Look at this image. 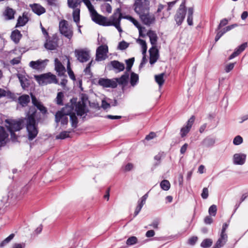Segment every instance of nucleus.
Wrapping results in <instances>:
<instances>
[{"instance_id": "f257e3e1", "label": "nucleus", "mask_w": 248, "mask_h": 248, "mask_svg": "<svg viewBox=\"0 0 248 248\" xmlns=\"http://www.w3.org/2000/svg\"><path fill=\"white\" fill-rule=\"evenodd\" d=\"M25 120L24 118H20L18 120H5V123L7 124L5 126L10 132L11 140L13 142L17 141L19 136L16 135L15 132L19 131L24 127Z\"/></svg>"}, {"instance_id": "f03ea898", "label": "nucleus", "mask_w": 248, "mask_h": 248, "mask_svg": "<svg viewBox=\"0 0 248 248\" xmlns=\"http://www.w3.org/2000/svg\"><path fill=\"white\" fill-rule=\"evenodd\" d=\"M123 15L121 13V8H117L113 15L108 19L107 17L104 16L105 19H101L99 23V25L103 26H114L119 31L121 32L122 30L120 27V23L121 19L124 18Z\"/></svg>"}, {"instance_id": "7ed1b4c3", "label": "nucleus", "mask_w": 248, "mask_h": 248, "mask_svg": "<svg viewBox=\"0 0 248 248\" xmlns=\"http://www.w3.org/2000/svg\"><path fill=\"white\" fill-rule=\"evenodd\" d=\"M30 112L31 113L28 115L26 128L28 133V139L32 140L37 136L38 130L35 120L36 110L35 108H30Z\"/></svg>"}, {"instance_id": "20e7f679", "label": "nucleus", "mask_w": 248, "mask_h": 248, "mask_svg": "<svg viewBox=\"0 0 248 248\" xmlns=\"http://www.w3.org/2000/svg\"><path fill=\"white\" fill-rule=\"evenodd\" d=\"M74 109L73 105H66L62 108L61 110L57 111L55 114V121L56 123L61 122L62 125H66L68 122L67 116L70 114V112Z\"/></svg>"}, {"instance_id": "39448f33", "label": "nucleus", "mask_w": 248, "mask_h": 248, "mask_svg": "<svg viewBox=\"0 0 248 248\" xmlns=\"http://www.w3.org/2000/svg\"><path fill=\"white\" fill-rule=\"evenodd\" d=\"M34 78L38 83L41 85H45L48 84L58 83V79L56 76L48 72L40 75L34 76Z\"/></svg>"}, {"instance_id": "423d86ee", "label": "nucleus", "mask_w": 248, "mask_h": 248, "mask_svg": "<svg viewBox=\"0 0 248 248\" xmlns=\"http://www.w3.org/2000/svg\"><path fill=\"white\" fill-rule=\"evenodd\" d=\"M134 10L139 16L150 11V1L148 0H135Z\"/></svg>"}, {"instance_id": "0eeeda50", "label": "nucleus", "mask_w": 248, "mask_h": 248, "mask_svg": "<svg viewBox=\"0 0 248 248\" xmlns=\"http://www.w3.org/2000/svg\"><path fill=\"white\" fill-rule=\"evenodd\" d=\"M59 31L62 34L69 39H71L73 35L72 30L65 20H62L59 22Z\"/></svg>"}, {"instance_id": "6e6552de", "label": "nucleus", "mask_w": 248, "mask_h": 248, "mask_svg": "<svg viewBox=\"0 0 248 248\" xmlns=\"http://www.w3.org/2000/svg\"><path fill=\"white\" fill-rule=\"evenodd\" d=\"M186 14V9L185 7V2L184 1L180 5L179 9L174 16L175 20L178 26L181 25L182 23L185 18Z\"/></svg>"}, {"instance_id": "1a4fd4ad", "label": "nucleus", "mask_w": 248, "mask_h": 248, "mask_svg": "<svg viewBox=\"0 0 248 248\" xmlns=\"http://www.w3.org/2000/svg\"><path fill=\"white\" fill-rule=\"evenodd\" d=\"M46 42L44 44L45 47L50 50H53L56 49L58 46L59 38L56 35H53L51 37L46 38Z\"/></svg>"}, {"instance_id": "9d476101", "label": "nucleus", "mask_w": 248, "mask_h": 248, "mask_svg": "<svg viewBox=\"0 0 248 248\" xmlns=\"http://www.w3.org/2000/svg\"><path fill=\"white\" fill-rule=\"evenodd\" d=\"M143 24L147 26H150L154 24L155 21V17L154 14L150 13L149 11L142 14L139 16Z\"/></svg>"}, {"instance_id": "9b49d317", "label": "nucleus", "mask_w": 248, "mask_h": 248, "mask_svg": "<svg viewBox=\"0 0 248 248\" xmlns=\"http://www.w3.org/2000/svg\"><path fill=\"white\" fill-rule=\"evenodd\" d=\"M75 54L78 60L81 62H86L90 59L89 51L84 49H76Z\"/></svg>"}, {"instance_id": "f8f14e48", "label": "nucleus", "mask_w": 248, "mask_h": 248, "mask_svg": "<svg viewBox=\"0 0 248 248\" xmlns=\"http://www.w3.org/2000/svg\"><path fill=\"white\" fill-rule=\"evenodd\" d=\"M108 51V46L107 45H101L99 46L96 49V60L101 61L105 60Z\"/></svg>"}, {"instance_id": "ddd939ff", "label": "nucleus", "mask_w": 248, "mask_h": 248, "mask_svg": "<svg viewBox=\"0 0 248 248\" xmlns=\"http://www.w3.org/2000/svg\"><path fill=\"white\" fill-rule=\"evenodd\" d=\"M195 120V117L193 115L186 122V125L181 129L180 135L182 138L185 137L189 133L194 123Z\"/></svg>"}, {"instance_id": "4468645a", "label": "nucleus", "mask_w": 248, "mask_h": 248, "mask_svg": "<svg viewBox=\"0 0 248 248\" xmlns=\"http://www.w3.org/2000/svg\"><path fill=\"white\" fill-rule=\"evenodd\" d=\"M129 77V73L124 72L120 78H113V80L116 82L117 86L119 84L121 86L122 89L124 90L128 84Z\"/></svg>"}, {"instance_id": "2eb2a0df", "label": "nucleus", "mask_w": 248, "mask_h": 248, "mask_svg": "<svg viewBox=\"0 0 248 248\" xmlns=\"http://www.w3.org/2000/svg\"><path fill=\"white\" fill-rule=\"evenodd\" d=\"M98 84L103 87L115 88L117 87L116 82L113 79L101 78L98 80Z\"/></svg>"}, {"instance_id": "dca6fc26", "label": "nucleus", "mask_w": 248, "mask_h": 248, "mask_svg": "<svg viewBox=\"0 0 248 248\" xmlns=\"http://www.w3.org/2000/svg\"><path fill=\"white\" fill-rule=\"evenodd\" d=\"M124 18L126 19L131 21L135 26L138 28L139 31V36L141 37H145L146 34L142 32V30H145V28L141 27L139 22L135 19L134 17L130 16H125L124 17Z\"/></svg>"}, {"instance_id": "f3484780", "label": "nucleus", "mask_w": 248, "mask_h": 248, "mask_svg": "<svg viewBox=\"0 0 248 248\" xmlns=\"http://www.w3.org/2000/svg\"><path fill=\"white\" fill-rule=\"evenodd\" d=\"M87 8L91 13L92 19L96 23L99 24L101 18L105 19L104 16L97 13L92 4H91L89 6H87Z\"/></svg>"}, {"instance_id": "a211bd4d", "label": "nucleus", "mask_w": 248, "mask_h": 248, "mask_svg": "<svg viewBox=\"0 0 248 248\" xmlns=\"http://www.w3.org/2000/svg\"><path fill=\"white\" fill-rule=\"evenodd\" d=\"M149 62L151 64L155 63L159 58V51L156 46H152L149 50Z\"/></svg>"}, {"instance_id": "6ab92c4d", "label": "nucleus", "mask_w": 248, "mask_h": 248, "mask_svg": "<svg viewBox=\"0 0 248 248\" xmlns=\"http://www.w3.org/2000/svg\"><path fill=\"white\" fill-rule=\"evenodd\" d=\"M55 70L58 73L59 77L64 76L66 77L65 75L66 71L65 67L62 65V62L59 60L58 58H55L54 60Z\"/></svg>"}, {"instance_id": "aec40b11", "label": "nucleus", "mask_w": 248, "mask_h": 248, "mask_svg": "<svg viewBox=\"0 0 248 248\" xmlns=\"http://www.w3.org/2000/svg\"><path fill=\"white\" fill-rule=\"evenodd\" d=\"M246 159V155L244 154H235L233 155V163L236 165H243Z\"/></svg>"}, {"instance_id": "412c9836", "label": "nucleus", "mask_w": 248, "mask_h": 248, "mask_svg": "<svg viewBox=\"0 0 248 248\" xmlns=\"http://www.w3.org/2000/svg\"><path fill=\"white\" fill-rule=\"evenodd\" d=\"M30 6L33 12L38 16H40L46 12V9L42 5L38 3L30 4Z\"/></svg>"}, {"instance_id": "4be33fe9", "label": "nucleus", "mask_w": 248, "mask_h": 248, "mask_svg": "<svg viewBox=\"0 0 248 248\" xmlns=\"http://www.w3.org/2000/svg\"><path fill=\"white\" fill-rule=\"evenodd\" d=\"M236 26H237L236 24H233L230 26H228L220 31L217 30V29L216 31H217V35L215 37V42H217L220 38V37L224 35V34H225L227 31H230L231 30H232L234 27Z\"/></svg>"}, {"instance_id": "5701e85b", "label": "nucleus", "mask_w": 248, "mask_h": 248, "mask_svg": "<svg viewBox=\"0 0 248 248\" xmlns=\"http://www.w3.org/2000/svg\"><path fill=\"white\" fill-rule=\"evenodd\" d=\"M9 136L4 127L0 126V147L6 144V140Z\"/></svg>"}, {"instance_id": "b1692460", "label": "nucleus", "mask_w": 248, "mask_h": 248, "mask_svg": "<svg viewBox=\"0 0 248 248\" xmlns=\"http://www.w3.org/2000/svg\"><path fill=\"white\" fill-rule=\"evenodd\" d=\"M248 46V43L247 42L244 43L241 45L235 51L229 56V59L231 60L238 56L241 52H242Z\"/></svg>"}, {"instance_id": "393cba45", "label": "nucleus", "mask_w": 248, "mask_h": 248, "mask_svg": "<svg viewBox=\"0 0 248 248\" xmlns=\"http://www.w3.org/2000/svg\"><path fill=\"white\" fill-rule=\"evenodd\" d=\"M110 65L114 69L116 70L117 73L123 71L125 68L124 64L123 63L116 60L111 61Z\"/></svg>"}, {"instance_id": "a878e982", "label": "nucleus", "mask_w": 248, "mask_h": 248, "mask_svg": "<svg viewBox=\"0 0 248 248\" xmlns=\"http://www.w3.org/2000/svg\"><path fill=\"white\" fill-rule=\"evenodd\" d=\"M29 65L32 69L36 70H40L44 68L45 67L44 61L38 60L36 61H31Z\"/></svg>"}, {"instance_id": "bb28decb", "label": "nucleus", "mask_w": 248, "mask_h": 248, "mask_svg": "<svg viewBox=\"0 0 248 248\" xmlns=\"http://www.w3.org/2000/svg\"><path fill=\"white\" fill-rule=\"evenodd\" d=\"M16 12L13 9L7 7L3 12V16L7 20H11L14 18V16Z\"/></svg>"}, {"instance_id": "cd10ccee", "label": "nucleus", "mask_w": 248, "mask_h": 248, "mask_svg": "<svg viewBox=\"0 0 248 248\" xmlns=\"http://www.w3.org/2000/svg\"><path fill=\"white\" fill-rule=\"evenodd\" d=\"M85 104L84 103H81V102H78L76 105L75 110L76 111L77 114L78 116H82L85 114Z\"/></svg>"}, {"instance_id": "c85d7f7f", "label": "nucleus", "mask_w": 248, "mask_h": 248, "mask_svg": "<svg viewBox=\"0 0 248 248\" xmlns=\"http://www.w3.org/2000/svg\"><path fill=\"white\" fill-rule=\"evenodd\" d=\"M150 38V41L153 46H156L157 41V36L155 31L150 30L146 34Z\"/></svg>"}, {"instance_id": "c756f323", "label": "nucleus", "mask_w": 248, "mask_h": 248, "mask_svg": "<svg viewBox=\"0 0 248 248\" xmlns=\"http://www.w3.org/2000/svg\"><path fill=\"white\" fill-rule=\"evenodd\" d=\"M29 21L27 15L24 13L22 16H19L17 19V22L16 27H22L24 26Z\"/></svg>"}, {"instance_id": "7c9ffc66", "label": "nucleus", "mask_w": 248, "mask_h": 248, "mask_svg": "<svg viewBox=\"0 0 248 248\" xmlns=\"http://www.w3.org/2000/svg\"><path fill=\"white\" fill-rule=\"evenodd\" d=\"M22 36V35L18 30H15L13 31L11 35L12 40L16 44L19 42Z\"/></svg>"}, {"instance_id": "2f4dec72", "label": "nucleus", "mask_w": 248, "mask_h": 248, "mask_svg": "<svg viewBox=\"0 0 248 248\" xmlns=\"http://www.w3.org/2000/svg\"><path fill=\"white\" fill-rule=\"evenodd\" d=\"M82 0H67L68 6L72 9L80 7Z\"/></svg>"}, {"instance_id": "473e14b6", "label": "nucleus", "mask_w": 248, "mask_h": 248, "mask_svg": "<svg viewBox=\"0 0 248 248\" xmlns=\"http://www.w3.org/2000/svg\"><path fill=\"white\" fill-rule=\"evenodd\" d=\"M30 101V97L27 94L22 95L18 98V102L22 107L26 106Z\"/></svg>"}, {"instance_id": "72a5a7b5", "label": "nucleus", "mask_w": 248, "mask_h": 248, "mask_svg": "<svg viewBox=\"0 0 248 248\" xmlns=\"http://www.w3.org/2000/svg\"><path fill=\"white\" fill-rule=\"evenodd\" d=\"M228 226L229 225L227 223H224L223 224L220 237L219 238L221 240L224 241L225 242H227L228 239V236L226 233V231L228 227Z\"/></svg>"}, {"instance_id": "f704fd0d", "label": "nucleus", "mask_w": 248, "mask_h": 248, "mask_svg": "<svg viewBox=\"0 0 248 248\" xmlns=\"http://www.w3.org/2000/svg\"><path fill=\"white\" fill-rule=\"evenodd\" d=\"M139 80V75L133 72H131L130 78V83L131 85L134 87L138 82Z\"/></svg>"}, {"instance_id": "c9c22d12", "label": "nucleus", "mask_w": 248, "mask_h": 248, "mask_svg": "<svg viewBox=\"0 0 248 248\" xmlns=\"http://www.w3.org/2000/svg\"><path fill=\"white\" fill-rule=\"evenodd\" d=\"M73 9L72 16L73 20L76 23H79L80 21V8Z\"/></svg>"}, {"instance_id": "e433bc0d", "label": "nucleus", "mask_w": 248, "mask_h": 248, "mask_svg": "<svg viewBox=\"0 0 248 248\" xmlns=\"http://www.w3.org/2000/svg\"><path fill=\"white\" fill-rule=\"evenodd\" d=\"M70 117V121L72 126L75 128L78 126V120L77 117L76 116L75 113L72 111L70 112V114L69 115Z\"/></svg>"}, {"instance_id": "4c0bfd02", "label": "nucleus", "mask_w": 248, "mask_h": 248, "mask_svg": "<svg viewBox=\"0 0 248 248\" xmlns=\"http://www.w3.org/2000/svg\"><path fill=\"white\" fill-rule=\"evenodd\" d=\"M164 73H161L159 75H155V80L160 87L162 86L164 83Z\"/></svg>"}, {"instance_id": "58836bf2", "label": "nucleus", "mask_w": 248, "mask_h": 248, "mask_svg": "<svg viewBox=\"0 0 248 248\" xmlns=\"http://www.w3.org/2000/svg\"><path fill=\"white\" fill-rule=\"evenodd\" d=\"M14 94L10 91H6L3 89L0 88V98L7 96L10 98H13Z\"/></svg>"}, {"instance_id": "ea45409f", "label": "nucleus", "mask_w": 248, "mask_h": 248, "mask_svg": "<svg viewBox=\"0 0 248 248\" xmlns=\"http://www.w3.org/2000/svg\"><path fill=\"white\" fill-rule=\"evenodd\" d=\"M137 42L141 46L143 55H145L147 49V46L145 41L139 38L137 40Z\"/></svg>"}, {"instance_id": "a19ab883", "label": "nucleus", "mask_w": 248, "mask_h": 248, "mask_svg": "<svg viewBox=\"0 0 248 248\" xmlns=\"http://www.w3.org/2000/svg\"><path fill=\"white\" fill-rule=\"evenodd\" d=\"M161 188L165 191L168 190L170 186V183L168 180H164L162 181L160 184Z\"/></svg>"}, {"instance_id": "79ce46f5", "label": "nucleus", "mask_w": 248, "mask_h": 248, "mask_svg": "<svg viewBox=\"0 0 248 248\" xmlns=\"http://www.w3.org/2000/svg\"><path fill=\"white\" fill-rule=\"evenodd\" d=\"M15 234L12 233L7 238H6L4 240H3L0 244V247H3L7 244L9 243L14 237Z\"/></svg>"}, {"instance_id": "37998d69", "label": "nucleus", "mask_w": 248, "mask_h": 248, "mask_svg": "<svg viewBox=\"0 0 248 248\" xmlns=\"http://www.w3.org/2000/svg\"><path fill=\"white\" fill-rule=\"evenodd\" d=\"M213 241L210 239H205L201 243V246L203 248H209L211 246Z\"/></svg>"}, {"instance_id": "c03bdc74", "label": "nucleus", "mask_w": 248, "mask_h": 248, "mask_svg": "<svg viewBox=\"0 0 248 248\" xmlns=\"http://www.w3.org/2000/svg\"><path fill=\"white\" fill-rule=\"evenodd\" d=\"M70 132L64 131L61 132L58 135L56 136L57 139H65V138L70 137L69 133Z\"/></svg>"}, {"instance_id": "a18cd8bd", "label": "nucleus", "mask_w": 248, "mask_h": 248, "mask_svg": "<svg viewBox=\"0 0 248 248\" xmlns=\"http://www.w3.org/2000/svg\"><path fill=\"white\" fill-rule=\"evenodd\" d=\"M137 242L138 239L136 236H131L126 240V244L131 246L136 244Z\"/></svg>"}, {"instance_id": "49530a36", "label": "nucleus", "mask_w": 248, "mask_h": 248, "mask_svg": "<svg viewBox=\"0 0 248 248\" xmlns=\"http://www.w3.org/2000/svg\"><path fill=\"white\" fill-rule=\"evenodd\" d=\"M63 98V94L62 92H59L57 93L56 97L57 104L59 105H62L63 101L62 99Z\"/></svg>"}, {"instance_id": "de8ad7c7", "label": "nucleus", "mask_w": 248, "mask_h": 248, "mask_svg": "<svg viewBox=\"0 0 248 248\" xmlns=\"http://www.w3.org/2000/svg\"><path fill=\"white\" fill-rule=\"evenodd\" d=\"M129 44L124 41L120 42L119 44L118 48L120 50H124L129 46Z\"/></svg>"}, {"instance_id": "09e8293b", "label": "nucleus", "mask_w": 248, "mask_h": 248, "mask_svg": "<svg viewBox=\"0 0 248 248\" xmlns=\"http://www.w3.org/2000/svg\"><path fill=\"white\" fill-rule=\"evenodd\" d=\"M243 141L242 137L239 135L236 136L233 140V143L235 145H238L241 144Z\"/></svg>"}, {"instance_id": "8fccbe9b", "label": "nucleus", "mask_w": 248, "mask_h": 248, "mask_svg": "<svg viewBox=\"0 0 248 248\" xmlns=\"http://www.w3.org/2000/svg\"><path fill=\"white\" fill-rule=\"evenodd\" d=\"M226 242H225L224 241L218 238L213 248H220L223 247L226 244Z\"/></svg>"}, {"instance_id": "3c124183", "label": "nucleus", "mask_w": 248, "mask_h": 248, "mask_svg": "<svg viewBox=\"0 0 248 248\" xmlns=\"http://www.w3.org/2000/svg\"><path fill=\"white\" fill-rule=\"evenodd\" d=\"M217 211V207L216 205H211L209 208V213L210 215L215 216Z\"/></svg>"}, {"instance_id": "603ef678", "label": "nucleus", "mask_w": 248, "mask_h": 248, "mask_svg": "<svg viewBox=\"0 0 248 248\" xmlns=\"http://www.w3.org/2000/svg\"><path fill=\"white\" fill-rule=\"evenodd\" d=\"M36 107L43 114H45L46 113V108L45 107H44L41 102L39 104H38Z\"/></svg>"}, {"instance_id": "864d4df0", "label": "nucleus", "mask_w": 248, "mask_h": 248, "mask_svg": "<svg viewBox=\"0 0 248 248\" xmlns=\"http://www.w3.org/2000/svg\"><path fill=\"white\" fill-rule=\"evenodd\" d=\"M228 21L226 18L222 19L220 21L219 24L217 26V30H220L222 27L228 24Z\"/></svg>"}, {"instance_id": "5fc2aeb1", "label": "nucleus", "mask_w": 248, "mask_h": 248, "mask_svg": "<svg viewBox=\"0 0 248 248\" xmlns=\"http://www.w3.org/2000/svg\"><path fill=\"white\" fill-rule=\"evenodd\" d=\"M209 195L208 194V190L206 187H204L202 189V193L201 194V196L202 199H206L208 198Z\"/></svg>"}, {"instance_id": "6e6d98bb", "label": "nucleus", "mask_w": 248, "mask_h": 248, "mask_svg": "<svg viewBox=\"0 0 248 248\" xmlns=\"http://www.w3.org/2000/svg\"><path fill=\"white\" fill-rule=\"evenodd\" d=\"M148 197V193L145 194L141 198V201L138 205H141V207L145 203Z\"/></svg>"}, {"instance_id": "4d7b16f0", "label": "nucleus", "mask_w": 248, "mask_h": 248, "mask_svg": "<svg viewBox=\"0 0 248 248\" xmlns=\"http://www.w3.org/2000/svg\"><path fill=\"white\" fill-rule=\"evenodd\" d=\"M198 240V237L197 236H192L188 239V244L191 245H194L196 244Z\"/></svg>"}, {"instance_id": "13d9d810", "label": "nucleus", "mask_w": 248, "mask_h": 248, "mask_svg": "<svg viewBox=\"0 0 248 248\" xmlns=\"http://www.w3.org/2000/svg\"><path fill=\"white\" fill-rule=\"evenodd\" d=\"M21 57L15 58L10 61V63L12 65L17 64L20 62Z\"/></svg>"}, {"instance_id": "bf43d9fd", "label": "nucleus", "mask_w": 248, "mask_h": 248, "mask_svg": "<svg viewBox=\"0 0 248 248\" xmlns=\"http://www.w3.org/2000/svg\"><path fill=\"white\" fill-rule=\"evenodd\" d=\"M155 137L156 134L154 132H151L146 136L145 140H149L153 139Z\"/></svg>"}, {"instance_id": "052dcab7", "label": "nucleus", "mask_w": 248, "mask_h": 248, "mask_svg": "<svg viewBox=\"0 0 248 248\" xmlns=\"http://www.w3.org/2000/svg\"><path fill=\"white\" fill-rule=\"evenodd\" d=\"M134 61H135V58L134 57L125 60V63L126 64V66H129L132 67L134 62Z\"/></svg>"}, {"instance_id": "680f3d73", "label": "nucleus", "mask_w": 248, "mask_h": 248, "mask_svg": "<svg viewBox=\"0 0 248 248\" xmlns=\"http://www.w3.org/2000/svg\"><path fill=\"white\" fill-rule=\"evenodd\" d=\"M18 78L21 83V85L23 89H25L28 86V83H27V85H26L24 82V78L23 77L19 76Z\"/></svg>"}, {"instance_id": "e2e57ef3", "label": "nucleus", "mask_w": 248, "mask_h": 248, "mask_svg": "<svg viewBox=\"0 0 248 248\" xmlns=\"http://www.w3.org/2000/svg\"><path fill=\"white\" fill-rule=\"evenodd\" d=\"M188 147V144L186 143H185L180 149V153L182 155H184L187 150Z\"/></svg>"}, {"instance_id": "0e129e2a", "label": "nucleus", "mask_w": 248, "mask_h": 248, "mask_svg": "<svg viewBox=\"0 0 248 248\" xmlns=\"http://www.w3.org/2000/svg\"><path fill=\"white\" fill-rule=\"evenodd\" d=\"M133 164L131 163H128L125 165L124 167V170L125 171H128L131 170L133 168Z\"/></svg>"}, {"instance_id": "69168bd1", "label": "nucleus", "mask_w": 248, "mask_h": 248, "mask_svg": "<svg viewBox=\"0 0 248 248\" xmlns=\"http://www.w3.org/2000/svg\"><path fill=\"white\" fill-rule=\"evenodd\" d=\"M68 74L70 77V78L73 80L74 81L76 80V77L75 76L73 70H68L67 71Z\"/></svg>"}, {"instance_id": "338daca9", "label": "nucleus", "mask_w": 248, "mask_h": 248, "mask_svg": "<svg viewBox=\"0 0 248 248\" xmlns=\"http://www.w3.org/2000/svg\"><path fill=\"white\" fill-rule=\"evenodd\" d=\"M234 64L233 63H230L227 65L225 68V71L226 72H229L231 71L234 67Z\"/></svg>"}, {"instance_id": "774afa93", "label": "nucleus", "mask_w": 248, "mask_h": 248, "mask_svg": "<svg viewBox=\"0 0 248 248\" xmlns=\"http://www.w3.org/2000/svg\"><path fill=\"white\" fill-rule=\"evenodd\" d=\"M155 231L154 230H151L148 231L146 232L145 235L147 237H151L154 236L155 235Z\"/></svg>"}]
</instances>
